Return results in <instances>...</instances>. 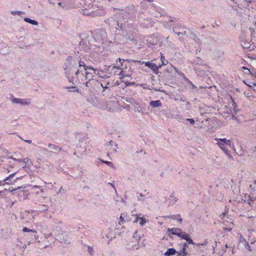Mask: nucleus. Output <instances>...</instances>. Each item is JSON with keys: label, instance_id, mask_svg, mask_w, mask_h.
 Returning <instances> with one entry per match:
<instances>
[{"label": "nucleus", "instance_id": "54", "mask_svg": "<svg viewBox=\"0 0 256 256\" xmlns=\"http://www.w3.org/2000/svg\"><path fill=\"white\" fill-rule=\"evenodd\" d=\"M126 101L130 103H132L134 101V100L132 98H130L126 100Z\"/></svg>", "mask_w": 256, "mask_h": 256}, {"label": "nucleus", "instance_id": "11", "mask_svg": "<svg viewBox=\"0 0 256 256\" xmlns=\"http://www.w3.org/2000/svg\"><path fill=\"white\" fill-rule=\"evenodd\" d=\"M218 141V144L222 150H224L226 148V142L227 139L226 138H218L216 140Z\"/></svg>", "mask_w": 256, "mask_h": 256}, {"label": "nucleus", "instance_id": "59", "mask_svg": "<svg viewBox=\"0 0 256 256\" xmlns=\"http://www.w3.org/2000/svg\"><path fill=\"white\" fill-rule=\"evenodd\" d=\"M75 92H78V93L80 94H82V91L79 89L78 88H77Z\"/></svg>", "mask_w": 256, "mask_h": 256}, {"label": "nucleus", "instance_id": "7", "mask_svg": "<svg viewBox=\"0 0 256 256\" xmlns=\"http://www.w3.org/2000/svg\"><path fill=\"white\" fill-rule=\"evenodd\" d=\"M87 100L95 106H97L99 104V98L93 93H90L88 96Z\"/></svg>", "mask_w": 256, "mask_h": 256}, {"label": "nucleus", "instance_id": "62", "mask_svg": "<svg viewBox=\"0 0 256 256\" xmlns=\"http://www.w3.org/2000/svg\"><path fill=\"white\" fill-rule=\"evenodd\" d=\"M172 215H169V216H164V218L166 219L167 218H171L172 219Z\"/></svg>", "mask_w": 256, "mask_h": 256}, {"label": "nucleus", "instance_id": "17", "mask_svg": "<svg viewBox=\"0 0 256 256\" xmlns=\"http://www.w3.org/2000/svg\"><path fill=\"white\" fill-rule=\"evenodd\" d=\"M240 2H241V4L243 6L244 8H248L250 4L252 3V0H240Z\"/></svg>", "mask_w": 256, "mask_h": 256}, {"label": "nucleus", "instance_id": "29", "mask_svg": "<svg viewBox=\"0 0 256 256\" xmlns=\"http://www.w3.org/2000/svg\"><path fill=\"white\" fill-rule=\"evenodd\" d=\"M22 231L26 232H29L30 234L31 232H36V231L34 230L30 229L27 227H24L22 229Z\"/></svg>", "mask_w": 256, "mask_h": 256}, {"label": "nucleus", "instance_id": "46", "mask_svg": "<svg viewBox=\"0 0 256 256\" xmlns=\"http://www.w3.org/2000/svg\"><path fill=\"white\" fill-rule=\"evenodd\" d=\"M229 146L230 147H231L234 146L233 143L231 142L230 140H227L226 142V146Z\"/></svg>", "mask_w": 256, "mask_h": 256}, {"label": "nucleus", "instance_id": "16", "mask_svg": "<svg viewBox=\"0 0 256 256\" xmlns=\"http://www.w3.org/2000/svg\"><path fill=\"white\" fill-rule=\"evenodd\" d=\"M184 81L190 84L189 88L192 90H198L197 87L187 78H184Z\"/></svg>", "mask_w": 256, "mask_h": 256}, {"label": "nucleus", "instance_id": "9", "mask_svg": "<svg viewBox=\"0 0 256 256\" xmlns=\"http://www.w3.org/2000/svg\"><path fill=\"white\" fill-rule=\"evenodd\" d=\"M16 172H14L13 174H10L4 180H3V181H4V183L3 184V185L5 184H8L11 185L13 184L14 182L16 181V180H13L12 178L14 176Z\"/></svg>", "mask_w": 256, "mask_h": 256}, {"label": "nucleus", "instance_id": "34", "mask_svg": "<svg viewBox=\"0 0 256 256\" xmlns=\"http://www.w3.org/2000/svg\"><path fill=\"white\" fill-rule=\"evenodd\" d=\"M100 160L104 164H107L108 166H109L111 167V168H114V164L110 162H108V161H106V160H100Z\"/></svg>", "mask_w": 256, "mask_h": 256}, {"label": "nucleus", "instance_id": "42", "mask_svg": "<svg viewBox=\"0 0 256 256\" xmlns=\"http://www.w3.org/2000/svg\"><path fill=\"white\" fill-rule=\"evenodd\" d=\"M160 60H162V65L166 66L168 63V61L165 60L163 56H161Z\"/></svg>", "mask_w": 256, "mask_h": 256}, {"label": "nucleus", "instance_id": "56", "mask_svg": "<svg viewBox=\"0 0 256 256\" xmlns=\"http://www.w3.org/2000/svg\"><path fill=\"white\" fill-rule=\"evenodd\" d=\"M176 254H177V256H186V255L184 254H182L180 252H178Z\"/></svg>", "mask_w": 256, "mask_h": 256}, {"label": "nucleus", "instance_id": "12", "mask_svg": "<svg viewBox=\"0 0 256 256\" xmlns=\"http://www.w3.org/2000/svg\"><path fill=\"white\" fill-rule=\"evenodd\" d=\"M106 4L108 2L110 3L112 5L120 6L123 4L124 0H104Z\"/></svg>", "mask_w": 256, "mask_h": 256}, {"label": "nucleus", "instance_id": "6", "mask_svg": "<svg viewBox=\"0 0 256 256\" xmlns=\"http://www.w3.org/2000/svg\"><path fill=\"white\" fill-rule=\"evenodd\" d=\"M136 10L134 6L130 4L125 8V14H128V19H132L136 16Z\"/></svg>", "mask_w": 256, "mask_h": 256}, {"label": "nucleus", "instance_id": "28", "mask_svg": "<svg viewBox=\"0 0 256 256\" xmlns=\"http://www.w3.org/2000/svg\"><path fill=\"white\" fill-rule=\"evenodd\" d=\"M173 31L178 36H179L180 34H182V35L184 36V35H186V31H184V32H181L180 31L178 32L176 28H173Z\"/></svg>", "mask_w": 256, "mask_h": 256}, {"label": "nucleus", "instance_id": "35", "mask_svg": "<svg viewBox=\"0 0 256 256\" xmlns=\"http://www.w3.org/2000/svg\"><path fill=\"white\" fill-rule=\"evenodd\" d=\"M18 243L16 244L17 246L22 250H25L26 248V244H22V242H18Z\"/></svg>", "mask_w": 256, "mask_h": 256}, {"label": "nucleus", "instance_id": "57", "mask_svg": "<svg viewBox=\"0 0 256 256\" xmlns=\"http://www.w3.org/2000/svg\"><path fill=\"white\" fill-rule=\"evenodd\" d=\"M88 252L90 254H91L92 252V250H93L92 248L90 246H88Z\"/></svg>", "mask_w": 256, "mask_h": 256}, {"label": "nucleus", "instance_id": "51", "mask_svg": "<svg viewBox=\"0 0 256 256\" xmlns=\"http://www.w3.org/2000/svg\"><path fill=\"white\" fill-rule=\"evenodd\" d=\"M82 68H79L77 69V70L75 72V74L76 76H78L80 72H82Z\"/></svg>", "mask_w": 256, "mask_h": 256}, {"label": "nucleus", "instance_id": "40", "mask_svg": "<svg viewBox=\"0 0 256 256\" xmlns=\"http://www.w3.org/2000/svg\"><path fill=\"white\" fill-rule=\"evenodd\" d=\"M242 69H243L244 70H247L248 72H246V74H250L251 75H253L252 74V72L246 66H242Z\"/></svg>", "mask_w": 256, "mask_h": 256}, {"label": "nucleus", "instance_id": "23", "mask_svg": "<svg viewBox=\"0 0 256 256\" xmlns=\"http://www.w3.org/2000/svg\"><path fill=\"white\" fill-rule=\"evenodd\" d=\"M36 233H37V232H31L30 234H28V236H30L32 240H34V242H40V240H38V235L36 234Z\"/></svg>", "mask_w": 256, "mask_h": 256}, {"label": "nucleus", "instance_id": "32", "mask_svg": "<svg viewBox=\"0 0 256 256\" xmlns=\"http://www.w3.org/2000/svg\"><path fill=\"white\" fill-rule=\"evenodd\" d=\"M244 248L246 250H248L249 251L252 252V250L249 244L246 242V240H244Z\"/></svg>", "mask_w": 256, "mask_h": 256}, {"label": "nucleus", "instance_id": "52", "mask_svg": "<svg viewBox=\"0 0 256 256\" xmlns=\"http://www.w3.org/2000/svg\"><path fill=\"white\" fill-rule=\"evenodd\" d=\"M90 74H91L90 72H87V70L85 71V78H86V79L88 78L89 75Z\"/></svg>", "mask_w": 256, "mask_h": 256}, {"label": "nucleus", "instance_id": "61", "mask_svg": "<svg viewBox=\"0 0 256 256\" xmlns=\"http://www.w3.org/2000/svg\"><path fill=\"white\" fill-rule=\"evenodd\" d=\"M124 10L123 9H122L120 8L116 7V8H114V10Z\"/></svg>", "mask_w": 256, "mask_h": 256}, {"label": "nucleus", "instance_id": "60", "mask_svg": "<svg viewBox=\"0 0 256 256\" xmlns=\"http://www.w3.org/2000/svg\"><path fill=\"white\" fill-rule=\"evenodd\" d=\"M182 78H183V80H184V78H186V76H185L184 74V73H182V72H180V73H178Z\"/></svg>", "mask_w": 256, "mask_h": 256}, {"label": "nucleus", "instance_id": "43", "mask_svg": "<svg viewBox=\"0 0 256 256\" xmlns=\"http://www.w3.org/2000/svg\"><path fill=\"white\" fill-rule=\"evenodd\" d=\"M170 198H171L170 201V203L172 202V199H174V202H175L178 200V198L176 197H175L174 192L170 194Z\"/></svg>", "mask_w": 256, "mask_h": 256}, {"label": "nucleus", "instance_id": "63", "mask_svg": "<svg viewBox=\"0 0 256 256\" xmlns=\"http://www.w3.org/2000/svg\"><path fill=\"white\" fill-rule=\"evenodd\" d=\"M221 250H222V251L223 253H224V252H226V247H224V246H223L222 248V249H221Z\"/></svg>", "mask_w": 256, "mask_h": 256}, {"label": "nucleus", "instance_id": "26", "mask_svg": "<svg viewBox=\"0 0 256 256\" xmlns=\"http://www.w3.org/2000/svg\"><path fill=\"white\" fill-rule=\"evenodd\" d=\"M192 38H193V40H194V41L198 44H200V40L198 38L196 34L195 33H194V32H191L190 33Z\"/></svg>", "mask_w": 256, "mask_h": 256}, {"label": "nucleus", "instance_id": "5", "mask_svg": "<svg viewBox=\"0 0 256 256\" xmlns=\"http://www.w3.org/2000/svg\"><path fill=\"white\" fill-rule=\"evenodd\" d=\"M118 62L120 63L121 70L117 74L120 76V78H124L128 76L126 74L125 70L128 68L129 60H124L120 58H118Z\"/></svg>", "mask_w": 256, "mask_h": 256}, {"label": "nucleus", "instance_id": "36", "mask_svg": "<svg viewBox=\"0 0 256 256\" xmlns=\"http://www.w3.org/2000/svg\"><path fill=\"white\" fill-rule=\"evenodd\" d=\"M110 84L109 82H106V84L104 86L102 87L103 92H106V90H108V91L110 90V88L109 85Z\"/></svg>", "mask_w": 256, "mask_h": 256}, {"label": "nucleus", "instance_id": "39", "mask_svg": "<svg viewBox=\"0 0 256 256\" xmlns=\"http://www.w3.org/2000/svg\"><path fill=\"white\" fill-rule=\"evenodd\" d=\"M94 82V79H92V80L90 79V80H88V81L86 82L84 84H85V86H86V87H88V88H90V86H92V84H92V82Z\"/></svg>", "mask_w": 256, "mask_h": 256}, {"label": "nucleus", "instance_id": "8", "mask_svg": "<svg viewBox=\"0 0 256 256\" xmlns=\"http://www.w3.org/2000/svg\"><path fill=\"white\" fill-rule=\"evenodd\" d=\"M144 64L145 66L149 68L154 74H158V66L156 64L148 61L144 62Z\"/></svg>", "mask_w": 256, "mask_h": 256}, {"label": "nucleus", "instance_id": "21", "mask_svg": "<svg viewBox=\"0 0 256 256\" xmlns=\"http://www.w3.org/2000/svg\"><path fill=\"white\" fill-rule=\"evenodd\" d=\"M71 72H70V71H67V72H66V77L68 78V81L70 82L72 84H75L74 82V78L73 76H70V74Z\"/></svg>", "mask_w": 256, "mask_h": 256}, {"label": "nucleus", "instance_id": "1", "mask_svg": "<svg viewBox=\"0 0 256 256\" xmlns=\"http://www.w3.org/2000/svg\"><path fill=\"white\" fill-rule=\"evenodd\" d=\"M83 64L84 61L82 60L80 56L74 57L68 56L64 66L65 72H67V71H70V72H71L72 69H76L78 68H82Z\"/></svg>", "mask_w": 256, "mask_h": 256}, {"label": "nucleus", "instance_id": "20", "mask_svg": "<svg viewBox=\"0 0 256 256\" xmlns=\"http://www.w3.org/2000/svg\"><path fill=\"white\" fill-rule=\"evenodd\" d=\"M48 146L50 149L56 152H60L62 149L58 146L51 144H49Z\"/></svg>", "mask_w": 256, "mask_h": 256}, {"label": "nucleus", "instance_id": "18", "mask_svg": "<svg viewBox=\"0 0 256 256\" xmlns=\"http://www.w3.org/2000/svg\"><path fill=\"white\" fill-rule=\"evenodd\" d=\"M24 21L34 26L38 25V22L36 20H32L29 18H24Z\"/></svg>", "mask_w": 256, "mask_h": 256}, {"label": "nucleus", "instance_id": "45", "mask_svg": "<svg viewBox=\"0 0 256 256\" xmlns=\"http://www.w3.org/2000/svg\"><path fill=\"white\" fill-rule=\"evenodd\" d=\"M106 144L107 146H117V144H116V142L112 140L108 142ZM116 148H118V147H116Z\"/></svg>", "mask_w": 256, "mask_h": 256}, {"label": "nucleus", "instance_id": "4", "mask_svg": "<svg viewBox=\"0 0 256 256\" xmlns=\"http://www.w3.org/2000/svg\"><path fill=\"white\" fill-rule=\"evenodd\" d=\"M90 40L88 39L86 35H84L79 42L78 48L80 51L88 52L90 49Z\"/></svg>", "mask_w": 256, "mask_h": 256}, {"label": "nucleus", "instance_id": "31", "mask_svg": "<svg viewBox=\"0 0 256 256\" xmlns=\"http://www.w3.org/2000/svg\"><path fill=\"white\" fill-rule=\"evenodd\" d=\"M78 87L76 86H66V88L68 89L70 92H75Z\"/></svg>", "mask_w": 256, "mask_h": 256}, {"label": "nucleus", "instance_id": "64", "mask_svg": "<svg viewBox=\"0 0 256 256\" xmlns=\"http://www.w3.org/2000/svg\"><path fill=\"white\" fill-rule=\"evenodd\" d=\"M253 86H254V88H253V90L255 92H256V83H254Z\"/></svg>", "mask_w": 256, "mask_h": 256}, {"label": "nucleus", "instance_id": "25", "mask_svg": "<svg viewBox=\"0 0 256 256\" xmlns=\"http://www.w3.org/2000/svg\"><path fill=\"white\" fill-rule=\"evenodd\" d=\"M136 195H137L138 200V201L144 202V198L146 197V195H144L142 194H141V193H138V192H136Z\"/></svg>", "mask_w": 256, "mask_h": 256}, {"label": "nucleus", "instance_id": "47", "mask_svg": "<svg viewBox=\"0 0 256 256\" xmlns=\"http://www.w3.org/2000/svg\"><path fill=\"white\" fill-rule=\"evenodd\" d=\"M26 160H28V158H24L22 160V162H21L22 166L23 168H24V167H25L26 166Z\"/></svg>", "mask_w": 256, "mask_h": 256}, {"label": "nucleus", "instance_id": "10", "mask_svg": "<svg viewBox=\"0 0 256 256\" xmlns=\"http://www.w3.org/2000/svg\"><path fill=\"white\" fill-rule=\"evenodd\" d=\"M12 102L15 104H20L22 105L26 106L28 103L26 102V100L22 98H14L12 99Z\"/></svg>", "mask_w": 256, "mask_h": 256}, {"label": "nucleus", "instance_id": "50", "mask_svg": "<svg viewBox=\"0 0 256 256\" xmlns=\"http://www.w3.org/2000/svg\"><path fill=\"white\" fill-rule=\"evenodd\" d=\"M225 154H226L228 156H230L231 157V156L230 155V151L228 150V148L226 147V148L224 150H222Z\"/></svg>", "mask_w": 256, "mask_h": 256}, {"label": "nucleus", "instance_id": "44", "mask_svg": "<svg viewBox=\"0 0 256 256\" xmlns=\"http://www.w3.org/2000/svg\"><path fill=\"white\" fill-rule=\"evenodd\" d=\"M42 210L43 212L46 211L48 210V206L46 204H42L41 206Z\"/></svg>", "mask_w": 256, "mask_h": 256}, {"label": "nucleus", "instance_id": "55", "mask_svg": "<svg viewBox=\"0 0 256 256\" xmlns=\"http://www.w3.org/2000/svg\"><path fill=\"white\" fill-rule=\"evenodd\" d=\"M182 248H188V244L186 242L184 243Z\"/></svg>", "mask_w": 256, "mask_h": 256}, {"label": "nucleus", "instance_id": "13", "mask_svg": "<svg viewBox=\"0 0 256 256\" xmlns=\"http://www.w3.org/2000/svg\"><path fill=\"white\" fill-rule=\"evenodd\" d=\"M150 106L152 108H159L162 106V103L160 100H152Z\"/></svg>", "mask_w": 256, "mask_h": 256}, {"label": "nucleus", "instance_id": "41", "mask_svg": "<svg viewBox=\"0 0 256 256\" xmlns=\"http://www.w3.org/2000/svg\"><path fill=\"white\" fill-rule=\"evenodd\" d=\"M186 249L187 248H182L180 250V252L186 256L190 255V254L188 252V251L186 250Z\"/></svg>", "mask_w": 256, "mask_h": 256}, {"label": "nucleus", "instance_id": "14", "mask_svg": "<svg viewBox=\"0 0 256 256\" xmlns=\"http://www.w3.org/2000/svg\"><path fill=\"white\" fill-rule=\"evenodd\" d=\"M192 64L194 66H202L204 64V61L199 57H197L192 60Z\"/></svg>", "mask_w": 256, "mask_h": 256}, {"label": "nucleus", "instance_id": "58", "mask_svg": "<svg viewBox=\"0 0 256 256\" xmlns=\"http://www.w3.org/2000/svg\"><path fill=\"white\" fill-rule=\"evenodd\" d=\"M75 92H78V93L80 94H82V91L79 89L78 88H77Z\"/></svg>", "mask_w": 256, "mask_h": 256}, {"label": "nucleus", "instance_id": "2", "mask_svg": "<svg viewBox=\"0 0 256 256\" xmlns=\"http://www.w3.org/2000/svg\"><path fill=\"white\" fill-rule=\"evenodd\" d=\"M94 41L98 44H104L107 40V34L105 30L98 29L90 32Z\"/></svg>", "mask_w": 256, "mask_h": 256}, {"label": "nucleus", "instance_id": "30", "mask_svg": "<svg viewBox=\"0 0 256 256\" xmlns=\"http://www.w3.org/2000/svg\"><path fill=\"white\" fill-rule=\"evenodd\" d=\"M120 63L118 62V58L116 60V63L114 64L113 68H117L121 70V66H120Z\"/></svg>", "mask_w": 256, "mask_h": 256}, {"label": "nucleus", "instance_id": "24", "mask_svg": "<svg viewBox=\"0 0 256 256\" xmlns=\"http://www.w3.org/2000/svg\"><path fill=\"white\" fill-rule=\"evenodd\" d=\"M171 217L172 219L176 220L180 223L182 221V218L180 214L172 215Z\"/></svg>", "mask_w": 256, "mask_h": 256}, {"label": "nucleus", "instance_id": "27", "mask_svg": "<svg viewBox=\"0 0 256 256\" xmlns=\"http://www.w3.org/2000/svg\"><path fill=\"white\" fill-rule=\"evenodd\" d=\"M10 13H11L14 16H16V14H17L18 16H21L22 14H25L24 12H22V11H20V10H18V11H14V10L11 11Z\"/></svg>", "mask_w": 256, "mask_h": 256}, {"label": "nucleus", "instance_id": "37", "mask_svg": "<svg viewBox=\"0 0 256 256\" xmlns=\"http://www.w3.org/2000/svg\"><path fill=\"white\" fill-rule=\"evenodd\" d=\"M144 88L150 90H153L156 92H163L162 90H161L160 88L158 89L157 88H154V87H152L150 88V86H146V87H144Z\"/></svg>", "mask_w": 256, "mask_h": 256}, {"label": "nucleus", "instance_id": "48", "mask_svg": "<svg viewBox=\"0 0 256 256\" xmlns=\"http://www.w3.org/2000/svg\"><path fill=\"white\" fill-rule=\"evenodd\" d=\"M186 120L190 122V124L192 125H194V124L195 123V121L193 118H186Z\"/></svg>", "mask_w": 256, "mask_h": 256}, {"label": "nucleus", "instance_id": "15", "mask_svg": "<svg viewBox=\"0 0 256 256\" xmlns=\"http://www.w3.org/2000/svg\"><path fill=\"white\" fill-rule=\"evenodd\" d=\"M177 252H178L174 248H169L164 252V255L165 256H172L175 254Z\"/></svg>", "mask_w": 256, "mask_h": 256}, {"label": "nucleus", "instance_id": "53", "mask_svg": "<svg viewBox=\"0 0 256 256\" xmlns=\"http://www.w3.org/2000/svg\"><path fill=\"white\" fill-rule=\"evenodd\" d=\"M20 186H18L17 188H15V189H14V188H12V187H10L8 190L10 192H12L16 190L20 189Z\"/></svg>", "mask_w": 256, "mask_h": 256}, {"label": "nucleus", "instance_id": "38", "mask_svg": "<svg viewBox=\"0 0 256 256\" xmlns=\"http://www.w3.org/2000/svg\"><path fill=\"white\" fill-rule=\"evenodd\" d=\"M186 242L188 244H192L193 245H194L195 244H196V242H194V240L191 238H190V236H188V238L186 240Z\"/></svg>", "mask_w": 256, "mask_h": 256}, {"label": "nucleus", "instance_id": "22", "mask_svg": "<svg viewBox=\"0 0 256 256\" xmlns=\"http://www.w3.org/2000/svg\"><path fill=\"white\" fill-rule=\"evenodd\" d=\"M114 24H116L115 28L116 30H124V26L125 24H123L122 23H120L119 21H116L115 22Z\"/></svg>", "mask_w": 256, "mask_h": 256}, {"label": "nucleus", "instance_id": "33", "mask_svg": "<svg viewBox=\"0 0 256 256\" xmlns=\"http://www.w3.org/2000/svg\"><path fill=\"white\" fill-rule=\"evenodd\" d=\"M139 220H140V226H144L146 222V220L143 217L139 218Z\"/></svg>", "mask_w": 256, "mask_h": 256}, {"label": "nucleus", "instance_id": "49", "mask_svg": "<svg viewBox=\"0 0 256 256\" xmlns=\"http://www.w3.org/2000/svg\"><path fill=\"white\" fill-rule=\"evenodd\" d=\"M102 92H103V95L104 96H108L110 95V91H108V90H106V92L102 91Z\"/></svg>", "mask_w": 256, "mask_h": 256}, {"label": "nucleus", "instance_id": "19", "mask_svg": "<svg viewBox=\"0 0 256 256\" xmlns=\"http://www.w3.org/2000/svg\"><path fill=\"white\" fill-rule=\"evenodd\" d=\"M82 68L85 71H86L88 70H93L94 72V74H96V72L97 70L96 69L90 66H86L84 62V64H82Z\"/></svg>", "mask_w": 256, "mask_h": 256}, {"label": "nucleus", "instance_id": "3", "mask_svg": "<svg viewBox=\"0 0 256 256\" xmlns=\"http://www.w3.org/2000/svg\"><path fill=\"white\" fill-rule=\"evenodd\" d=\"M168 232L172 234L178 236L180 238L181 240H186L190 235L186 232L182 231L181 228H168Z\"/></svg>", "mask_w": 256, "mask_h": 256}]
</instances>
